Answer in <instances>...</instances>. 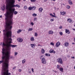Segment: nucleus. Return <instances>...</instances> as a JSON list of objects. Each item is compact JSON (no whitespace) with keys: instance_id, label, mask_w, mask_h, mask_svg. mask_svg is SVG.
<instances>
[{"instance_id":"obj_27","label":"nucleus","mask_w":75,"mask_h":75,"mask_svg":"<svg viewBox=\"0 0 75 75\" xmlns=\"http://www.w3.org/2000/svg\"><path fill=\"white\" fill-rule=\"evenodd\" d=\"M5 9V7L4 6H3V7L2 8V10H3V11H4Z\"/></svg>"},{"instance_id":"obj_45","label":"nucleus","mask_w":75,"mask_h":75,"mask_svg":"<svg viewBox=\"0 0 75 75\" xmlns=\"http://www.w3.org/2000/svg\"><path fill=\"white\" fill-rule=\"evenodd\" d=\"M31 24L32 25H34V23H33V22H31Z\"/></svg>"},{"instance_id":"obj_21","label":"nucleus","mask_w":75,"mask_h":75,"mask_svg":"<svg viewBox=\"0 0 75 75\" xmlns=\"http://www.w3.org/2000/svg\"><path fill=\"white\" fill-rule=\"evenodd\" d=\"M59 70L60 71H61V72H63V70H64V69H63V68H60L59 69Z\"/></svg>"},{"instance_id":"obj_11","label":"nucleus","mask_w":75,"mask_h":75,"mask_svg":"<svg viewBox=\"0 0 75 75\" xmlns=\"http://www.w3.org/2000/svg\"><path fill=\"white\" fill-rule=\"evenodd\" d=\"M65 32L66 33H68V34H70V31L69 30H68V29L65 30Z\"/></svg>"},{"instance_id":"obj_42","label":"nucleus","mask_w":75,"mask_h":75,"mask_svg":"<svg viewBox=\"0 0 75 75\" xmlns=\"http://www.w3.org/2000/svg\"><path fill=\"white\" fill-rule=\"evenodd\" d=\"M51 45H54V44L52 42H51L50 43Z\"/></svg>"},{"instance_id":"obj_49","label":"nucleus","mask_w":75,"mask_h":75,"mask_svg":"<svg viewBox=\"0 0 75 75\" xmlns=\"http://www.w3.org/2000/svg\"><path fill=\"white\" fill-rule=\"evenodd\" d=\"M47 1V0H45L44 1V2H46V1Z\"/></svg>"},{"instance_id":"obj_14","label":"nucleus","mask_w":75,"mask_h":75,"mask_svg":"<svg viewBox=\"0 0 75 75\" xmlns=\"http://www.w3.org/2000/svg\"><path fill=\"white\" fill-rule=\"evenodd\" d=\"M60 14H61V15H62L63 16H64V15H65V14H66V13L64 12H60Z\"/></svg>"},{"instance_id":"obj_34","label":"nucleus","mask_w":75,"mask_h":75,"mask_svg":"<svg viewBox=\"0 0 75 75\" xmlns=\"http://www.w3.org/2000/svg\"><path fill=\"white\" fill-rule=\"evenodd\" d=\"M16 7H17L18 8H20V6L19 5L16 4Z\"/></svg>"},{"instance_id":"obj_10","label":"nucleus","mask_w":75,"mask_h":75,"mask_svg":"<svg viewBox=\"0 0 75 75\" xmlns=\"http://www.w3.org/2000/svg\"><path fill=\"white\" fill-rule=\"evenodd\" d=\"M60 42H57L56 43V47H59V45H60Z\"/></svg>"},{"instance_id":"obj_44","label":"nucleus","mask_w":75,"mask_h":75,"mask_svg":"<svg viewBox=\"0 0 75 75\" xmlns=\"http://www.w3.org/2000/svg\"><path fill=\"white\" fill-rule=\"evenodd\" d=\"M59 65H57V68H58V69H59Z\"/></svg>"},{"instance_id":"obj_2","label":"nucleus","mask_w":75,"mask_h":75,"mask_svg":"<svg viewBox=\"0 0 75 75\" xmlns=\"http://www.w3.org/2000/svg\"><path fill=\"white\" fill-rule=\"evenodd\" d=\"M12 28V25H6V31H7V33L6 34L5 33V34L6 35V36H5V37L4 38V41L5 42V43L3 42V43L2 42L1 43V45H3L4 47H6V46H4L3 45V44L5 45H8L9 44H8V42L9 41H12V39L11 38H8L9 37H11V30Z\"/></svg>"},{"instance_id":"obj_60","label":"nucleus","mask_w":75,"mask_h":75,"mask_svg":"<svg viewBox=\"0 0 75 75\" xmlns=\"http://www.w3.org/2000/svg\"><path fill=\"white\" fill-rule=\"evenodd\" d=\"M53 14H54V16H55V13H53Z\"/></svg>"},{"instance_id":"obj_8","label":"nucleus","mask_w":75,"mask_h":75,"mask_svg":"<svg viewBox=\"0 0 75 75\" xmlns=\"http://www.w3.org/2000/svg\"><path fill=\"white\" fill-rule=\"evenodd\" d=\"M42 62L43 64H46V60L45 58H44V57L42 59Z\"/></svg>"},{"instance_id":"obj_40","label":"nucleus","mask_w":75,"mask_h":75,"mask_svg":"<svg viewBox=\"0 0 75 75\" xmlns=\"http://www.w3.org/2000/svg\"><path fill=\"white\" fill-rule=\"evenodd\" d=\"M37 18L35 17L34 18V21H37Z\"/></svg>"},{"instance_id":"obj_43","label":"nucleus","mask_w":75,"mask_h":75,"mask_svg":"<svg viewBox=\"0 0 75 75\" xmlns=\"http://www.w3.org/2000/svg\"><path fill=\"white\" fill-rule=\"evenodd\" d=\"M21 71H22L21 69H19L18 70V71H19V72H21Z\"/></svg>"},{"instance_id":"obj_7","label":"nucleus","mask_w":75,"mask_h":75,"mask_svg":"<svg viewBox=\"0 0 75 75\" xmlns=\"http://www.w3.org/2000/svg\"><path fill=\"white\" fill-rule=\"evenodd\" d=\"M57 62L59 63H60V64H62L63 63V62H62V59L61 58H59L58 59H57Z\"/></svg>"},{"instance_id":"obj_12","label":"nucleus","mask_w":75,"mask_h":75,"mask_svg":"<svg viewBox=\"0 0 75 75\" xmlns=\"http://www.w3.org/2000/svg\"><path fill=\"white\" fill-rule=\"evenodd\" d=\"M64 45L66 47H67V46H69V43L67 42H65Z\"/></svg>"},{"instance_id":"obj_38","label":"nucleus","mask_w":75,"mask_h":75,"mask_svg":"<svg viewBox=\"0 0 75 75\" xmlns=\"http://www.w3.org/2000/svg\"><path fill=\"white\" fill-rule=\"evenodd\" d=\"M35 36H37V35H38V34H37V33H35Z\"/></svg>"},{"instance_id":"obj_29","label":"nucleus","mask_w":75,"mask_h":75,"mask_svg":"<svg viewBox=\"0 0 75 75\" xmlns=\"http://www.w3.org/2000/svg\"><path fill=\"white\" fill-rule=\"evenodd\" d=\"M33 30V28H29L28 30V31H32Z\"/></svg>"},{"instance_id":"obj_52","label":"nucleus","mask_w":75,"mask_h":75,"mask_svg":"<svg viewBox=\"0 0 75 75\" xmlns=\"http://www.w3.org/2000/svg\"><path fill=\"white\" fill-rule=\"evenodd\" d=\"M28 72H29V73H30V74H31V71H28Z\"/></svg>"},{"instance_id":"obj_15","label":"nucleus","mask_w":75,"mask_h":75,"mask_svg":"<svg viewBox=\"0 0 75 75\" xmlns=\"http://www.w3.org/2000/svg\"><path fill=\"white\" fill-rule=\"evenodd\" d=\"M68 3H69L70 5H72V4H73V3H72V1H71V0H69L68 1Z\"/></svg>"},{"instance_id":"obj_23","label":"nucleus","mask_w":75,"mask_h":75,"mask_svg":"<svg viewBox=\"0 0 75 75\" xmlns=\"http://www.w3.org/2000/svg\"><path fill=\"white\" fill-rule=\"evenodd\" d=\"M67 21L69 23H71V22L72 21V20L71 19H68Z\"/></svg>"},{"instance_id":"obj_6","label":"nucleus","mask_w":75,"mask_h":75,"mask_svg":"<svg viewBox=\"0 0 75 75\" xmlns=\"http://www.w3.org/2000/svg\"><path fill=\"white\" fill-rule=\"evenodd\" d=\"M6 25L5 26V30H3V32H5V33H4V35L6 36V35H5V34H6L7 33V31H6V26L7 25V23H8V20H6Z\"/></svg>"},{"instance_id":"obj_37","label":"nucleus","mask_w":75,"mask_h":75,"mask_svg":"<svg viewBox=\"0 0 75 75\" xmlns=\"http://www.w3.org/2000/svg\"><path fill=\"white\" fill-rule=\"evenodd\" d=\"M24 9H27V8H27V7L25 6H24Z\"/></svg>"},{"instance_id":"obj_39","label":"nucleus","mask_w":75,"mask_h":75,"mask_svg":"<svg viewBox=\"0 0 75 75\" xmlns=\"http://www.w3.org/2000/svg\"><path fill=\"white\" fill-rule=\"evenodd\" d=\"M54 19H50V21H54Z\"/></svg>"},{"instance_id":"obj_19","label":"nucleus","mask_w":75,"mask_h":75,"mask_svg":"<svg viewBox=\"0 0 75 75\" xmlns=\"http://www.w3.org/2000/svg\"><path fill=\"white\" fill-rule=\"evenodd\" d=\"M30 40L31 41H34V37H31L30 38Z\"/></svg>"},{"instance_id":"obj_64","label":"nucleus","mask_w":75,"mask_h":75,"mask_svg":"<svg viewBox=\"0 0 75 75\" xmlns=\"http://www.w3.org/2000/svg\"><path fill=\"white\" fill-rule=\"evenodd\" d=\"M38 46H40V45H38Z\"/></svg>"},{"instance_id":"obj_24","label":"nucleus","mask_w":75,"mask_h":75,"mask_svg":"<svg viewBox=\"0 0 75 75\" xmlns=\"http://www.w3.org/2000/svg\"><path fill=\"white\" fill-rule=\"evenodd\" d=\"M35 8H36V7L35 6H33L32 7L33 10H35Z\"/></svg>"},{"instance_id":"obj_57","label":"nucleus","mask_w":75,"mask_h":75,"mask_svg":"<svg viewBox=\"0 0 75 75\" xmlns=\"http://www.w3.org/2000/svg\"><path fill=\"white\" fill-rule=\"evenodd\" d=\"M72 44H73V45H74V44H75V43H74V42L72 43Z\"/></svg>"},{"instance_id":"obj_28","label":"nucleus","mask_w":75,"mask_h":75,"mask_svg":"<svg viewBox=\"0 0 75 75\" xmlns=\"http://www.w3.org/2000/svg\"><path fill=\"white\" fill-rule=\"evenodd\" d=\"M32 16H33V17H35V16H37V15L35 13H34L32 15Z\"/></svg>"},{"instance_id":"obj_4","label":"nucleus","mask_w":75,"mask_h":75,"mask_svg":"<svg viewBox=\"0 0 75 75\" xmlns=\"http://www.w3.org/2000/svg\"><path fill=\"white\" fill-rule=\"evenodd\" d=\"M3 56L2 57V60L0 61V64L3 63V68L2 69V75H11V73L8 72V64L7 63L5 58L3 59Z\"/></svg>"},{"instance_id":"obj_55","label":"nucleus","mask_w":75,"mask_h":75,"mask_svg":"<svg viewBox=\"0 0 75 75\" xmlns=\"http://www.w3.org/2000/svg\"><path fill=\"white\" fill-rule=\"evenodd\" d=\"M0 18H2V16H0Z\"/></svg>"},{"instance_id":"obj_59","label":"nucleus","mask_w":75,"mask_h":75,"mask_svg":"<svg viewBox=\"0 0 75 75\" xmlns=\"http://www.w3.org/2000/svg\"><path fill=\"white\" fill-rule=\"evenodd\" d=\"M74 42H75V38H74Z\"/></svg>"},{"instance_id":"obj_62","label":"nucleus","mask_w":75,"mask_h":75,"mask_svg":"<svg viewBox=\"0 0 75 75\" xmlns=\"http://www.w3.org/2000/svg\"><path fill=\"white\" fill-rule=\"evenodd\" d=\"M18 1H21V0H18Z\"/></svg>"},{"instance_id":"obj_22","label":"nucleus","mask_w":75,"mask_h":75,"mask_svg":"<svg viewBox=\"0 0 75 75\" xmlns=\"http://www.w3.org/2000/svg\"><path fill=\"white\" fill-rule=\"evenodd\" d=\"M54 51V50L52 49H51L49 51V52H50V53H53V52Z\"/></svg>"},{"instance_id":"obj_35","label":"nucleus","mask_w":75,"mask_h":75,"mask_svg":"<svg viewBox=\"0 0 75 75\" xmlns=\"http://www.w3.org/2000/svg\"><path fill=\"white\" fill-rule=\"evenodd\" d=\"M25 62V60H23L22 61V63L24 64Z\"/></svg>"},{"instance_id":"obj_20","label":"nucleus","mask_w":75,"mask_h":75,"mask_svg":"<svg viewBox=\"0 0 75 75\" xmlns=\"http://www.w3.org/2000/svg\"><path fill=\"white\" fill-rule=\"evenodd\" d=\"M22 31V30H18L17 31V33H18V34L19 33H21Z\"/></svg>"},{"instance_id":"obj_53","label":"nucleus","mask_w":75,"mask_h":75,"mask_svg":"<svg viewBox=\"0 0 75 75\" xmlns=\"http://www.w3.org/2000/svg\"><path fill=\"white\" fill-rule=\"evenodd\" d=\"M43 56H44L43 55H42V56H40V57H42V58H43Z\"/></svg>"},{"instance_id":"obj_17","label":"nucleus","mask_w":75,"mask_h":75,"mask_svg":"<svg viewBox=\"0 0 75 75\" xmlns=\"http://www.w3.org/2000/svg\"><path fill=\"white\" fill-rule=\"evenodd\" d=\"M41 52L42 54H44L45 53V50L43 49H42Z\"/></svg>"},{"instance_id":"obj_56","label":"nucleus","mask_w":75,"mask_h":75,"mask_svg":"<svg viewBox=\"0 0 75 75\" xmlns=\"http://www.w3.org/2000/svg\"><path fill=\"white\" fill-rule=\"evenodd\" d=\"M51 0V1H55L56 0Z\"/></svg>"},{"instance_id":"obj_5","label":"nucleus","mask_w":75,"mask_h":75,"mask_svg":"<svg viewBox=\"0 0 75 75\" xmlns=\"http://www.w3.org/2000/svg\"><path fill=\"white\" fill-rule=\"evenodd\" d=\"M7 4L6 6V9L9 11H11L14 8L13 7H16V5H14L15 1L14 0H6Z\"/></svg>"},{"instance_id":"obj_54","label":"nucleus","mask_w":75,"mask_h":75,"mask_svg":"<svg viewBox=\"0 0 75 75\" xmlns=\"http://www.w3.org/2000/svg\"><path fill=\"white\" fill-rule=\"evenodd\" d=\"M9 43H12V42H11V41H10L9 42Z\"/></svg>"},{"instance_id":"obj_25","label":"nucleus","mask_w":75,"mask_h":75,"mask_svg":"<svg viewBox=\"0 0 75 75\" xmlns=\"http://www.w3.org/2000/svg\"><path fill=\"white\" fill-rule=\"evenodd\" d=\"M28 10H31L33 9V7H30L28 8Z\"/></svg>"},{"instance_id":"obj_1","label":"nucleus","mask_w":75,"mask_h":75,"mask_svg":"<svg viewBox=\"0 0 75 75\" xmlns=\"http://www.w3.org/2000/svg\"><path fill=\"white\" fill-rule=\"evenodd\" d=\"M4 46H6L7 48V50L6 52H5V49L3 48L2 50V59H4L5 58L6 62L8 64V61L10 58H12V56H10V54H11L10 50H11V47L12 48H14L17 46V45H14L9 44L6 45L4 44H3Z\"/></svg>"},{"instance_id":"obj_50","label":"nucleus","mask_w":75,"mask_h":75,"mask_svg":"<svg viewBox=\"0 0 75 75\" xmlns=\"http://www.w3.org/2000/svg\"><path fill=\"white\" fill-rule=\"evenodd\" d=\"M71 58H73L74 59H75V57H71Z\"/></svg>"},{"instance_id":"obj_46","label":"nucleus","mask_w":75,"mask_h":75,"mask_svg":"<svg viewBox=\"0 0 75 75\" xmlns=\"http://www.w3.org/2000/svg\"><path fill=\"white\" fill-rule=\"evenodd\" d=\"M16 66H15L14 67H13V69L14 70V69H15V68H16Z\"/></svg>"},{"instance_id":"obj_32","label":"nucleus","mask_w":75,"mask_h":75,"mask_svg":"<svg viewBox=\"0 0 75 75\" xmlns=\"http://www.w3.org/2000/svg\"><path fill=\"white\" fill-rule=\"evenodd\" d=\"M66 7L67 8H68V9H69V8H70V6L67 5V6Z\"/></svg>"},{"instance_id":"obj_26","label":"nucleus","mask_w":75,"mask_h":75,"mask_svg":"<svg viewBox=\"0 0 75 75\" xmlns=\"http://www.w3.org/2000/svg\"><path fill=\"white\" fill-rule=\"evenodd\" d=\"M45 55H46V56H47V57H50V54H49L46 53Z\"/></svg>"},{"instance_id":"obj_3","label":"nucleus","mask_w":75,"mask_h":75,"mask_svg":"<svg viewBox=\"0 0 75 75\" xmlns=\"http://www.w3.org/2000/svg\"><path fill=\"white\" fill-rule=\"evenodd\" d=\"M15 11V8H13L11 11H7L6 13L4 15L6 17H5V20H8V23H7L6 25H13V14L14 13V15H16L18 13V12Z\"/></svg>"},{"instance_id":"obj_30","label":"nucleus","mask_w":75,"mask_h":75,"mask_svg":"<svg viewBox=\"0 0 75 75\" xmlns=\"http://www.w3.org/2000/svg\"><path fill=\"white\" fill-rule=\"evenodd\" d=\"M36 0H30L31 2H35Z\"/></svg>"},{"instance_id":"obj_36","label":"nucleus","mask_w":75,"mask_h":75,"mask_svg":"<svg viewBox=\"0 0 75 75\" xmlns=\"http://www.w3.org/2000/svg\"><path fill=\"white\" fill-rule=\"evenodd\" d=\"M54 17H55V18H57V19H58V18L57 16H56L54 15Z\"/></svg>"},{"instance_id":"obj_31","label":"nucleus","mask_w":75,"mask_h":75,"mask_svg":"<svg viewBox=\"0 0 75 75\" xmlns=\"http://www.w3.org/2000/svg\"><path fill=\"white\" fill-rule=\"evenodd\" d=\"M59 34L60 35H62L63 34V33H62V32H59Z\"/></svg>"},{"instance_id":"obj_47","label":"nucleus","mask_w":75,"mask_h":75,"mask_svg":"<svg viewBox=\"0 0 75 75\" xmlns=\"http://www.w3.org/2000/svg\"><path fill=\"white\" fill-rule=\"evenodd\" d=\"M32 71L33 72H34V69H33V68L32 69Z\"/></svg>"},{"instance_id":"obj_58","label":"nucleus","mask_w":75,"mask_h":75,"mask_svg":"<svg viewBox=\"0 0 75 75\" xmlns=\"http://www.w3.org/2000/svg\"><path fill=\"white\" fill-rule=\"evenodd\" d=\"M40 59H41V58H42V57H41V56H40Z\"/></svg>"},{"instance_id":"obj_33","label":"nucleus","mask_w":75,"mask_h":75,"mask_svg":"<svg viewBox=\"0 0 75 75\" xmlns=\"http://www.w3.org/2000/svg\"><path fill=\"white\" fill-rule=\"evenodd\" d=\"M50 16H52V17H54V15H52V13H50Z\"/></svg>"},{"instance_id":"obj_48","label":"nucleus","mask_w":75,"mask_h":75,"mask_svg":"<svg viewBox=\"0 0 75 75\" xmlns=\"http://www.w3.org/2000/svg\"><path fill=\"white\" fill-rule=\"evenodd\" d=\"M53 53H54V54H55V51L54 50H53Z\"/></svg>"},{"instance_id":"obj_18","label":"nucleus","mask_w":75,"mask_h":75,"mask_svg":"<svg viewBox=\"0 0 75 75\" xmlns=\"http://www.w3.org/2000/svg\"><path fill=\"white\" fill-rule=\"evenodd\" d=\"M31 47L32 48H35V45L33 44H31L30 45Z\"/></svg>"},{"instance_id":"obj_51","label":"nucleus","mask_w":75,"mask_h":75,"mask_svg":"<svg viewBox=\"0 0 75 75\" xmlns=\"http://www.w3.org/2000/svg\"><path fill=\"white\" fill-rule=\"evenodd\" d=\"M59 28L60 29H62V26H61Z\"/></svg>"},{"instance_id":"obj_61","label":"nucleus","mask_w":75,"mask_h":75,"mask_svg":"<svg viewBox=\"0 0 75 75\" xmlns=\"http://www.w3.org/2000/svg\"><path fill=\"white\" fill-rule=\"evenodd\" d=\"M41 75H45V74H41Z\"/></svg>"},{"instance_id":"obj_13","label":"nucleus","mask_w":75,"mask_h":75,"mask_svg":"<svg viewBox=\"0 0 75 75\" xmlns=\"http://www.w3.org/2000/svg\"><path fill=\"white\" fill-rule=\"evenodd\" d=\"M43 10V9H42V8H40L39 9V12H40V13H42Z\"/></svg>"},{"instance_id":"obj_16","label":"nucleus","mask_w":75,"mask_h":75,"mask_svg":"<svg viewBox=\"0 0 75 75\" xmlns=\"http://www.w3.org/2000/svg\"><path fill=\"white\" fill-rule=\"evenodd\" d=\"M53 31H52V30H50L49 31V34H53Z\"/></svg>"},{"instance_id":"obj_41","label":"nucleus","mask_w":75,"mask_h":75,"mask_svg":"<svg viewBox=\"0 0 75 75\" xmlns=\"http://www.w3.org/2000/svg\"><path fill=\"white\" fill-rule=\"evenodd\" d=\"M15 55H17V54H18V53L16 52H15L14 53Z\"/></svg>"},{"instance_id":"obj_9","label":"nucleus","mask_w":75,"mask_h":75,"mask_svg":"<svg viewBox=\"0 0 75 75\" xmlns=\"http://www.w3.org/2000/svg\"><path fill=\"white\" fill-rule=\"evenodd\" d=\"M17 40L18 42H23V39L21 38H18Z\"/></svg>"},{"instance_id":"obj_63","label":"nucleus","mask_w":75,"mask_h":75,"mask_svg":"<svg viewBox=\"0 0 75 75\" xmlns=\"http://www.w3.org/2000/svg\"><path fill=\"white\" fill-rule=\"evenodd\" d=\"M54 72H57V71H54Z\"/></svg>"}]
</instances>
